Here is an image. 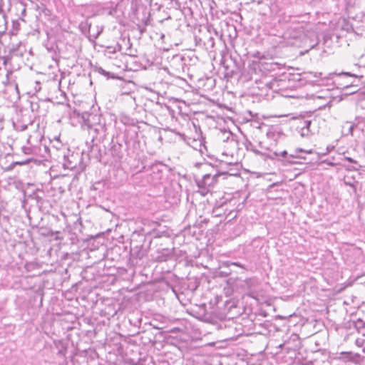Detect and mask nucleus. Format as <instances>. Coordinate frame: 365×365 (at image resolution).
<instances>
[{
	"label": "nucleus",
	"mask_w": 365,
	"mask_h": 365,
	"mask_svg": "<svg viewBox=\"0 0 365 365\" xmlns=\"http://www.w3.org/2000/svg\"><path fill=\"white\" fill-rule=\"evenodd\" d=\"M296 153H298V152H304L306 153H312V150H304L302 148H297L296 150H295Z\"/></svg>",
	"instance_id": "obj_13"
},
{
	"label": "nucleus",
	"mask_w": 365,
	"mask_h": 365,
	"mask_svg": "<svg viewBox=\"0 0 365 365\" xmlns=\"http://www.w3.org/2000/svg\"><path fill=\"white\" fill-rule=\"evenodd\" d=\"M245 148L247 150H251L257 155H263L264 154L259 150H257L251 142L245 143Z\"/></svg>",
	"instance_id": "obj_8"
},
{
	"label": "nucleus",
	"mask_w": 365,
	"mask_h": 365,
	"mask_svg": "<svg viewBox=\"0 0 365 365\" xmlns=\"http://www.w3.org/2000/svg\"><path fill=\"white\" fill-rule=\"evenodd\" d=\"M7 31V21L6 15L2 10V0H0V31L6 32Z\"/></svg>",
	"instance_id": "obj_5"
},
{
	"label": "nucleus",
	"mask_w": 365,
	"mask_h": 365,
	"mask_svg": "<svg viewBox=\"0 0 365 365\" xmlns=\"http://www.w3.org/2000/svg\"><path fill=\"white\" fill-rule=\"evenodd\" d=\"M345 125H348V133L347 134H350V135H353V130L354 128V126L355 125L350 123V122H346Z\"/></svg>",
	"instance_id": "obj_9"
},
{
	"label": "nucleus",
	"mask_w": 365,
	"mask_h": 365,
	"mask_svg": "<svg viewBox=\"0 0 365 365\" xmlns=\"http://www.w3.org/2000/svg\"><path fill=\"white\" fill-rule=\"evenodd\" d=\"M24 6H25V5H24ZM25 14H26V7H24L23 10H22V15L25 16Z\"/></svg>",
	"instance_id": "obj_17"
},
{
	"label": "nucleus",
	"mask_w": 365,
	"mask_h": 365,
	"mask_svg": "<svg viewBox=\"0 0 365 365\" xmlns=\"http://www.w3.org/2000/svg\"><path fill=\"white\" fill-rule=\"evenodd\" d=\"M279 155L282 156V158H285L287 155V152L286 150H284L279 154ZM277 156H279V154L274 152L273 153V156H270L269 158L273 159L274 158Z\"/></svg>",
	"instance_id": "obj_10"
},
{
	"label": "nucleus",
	"mask_w": 365,
	"mask_h": 365,
	"mask_svg": "<svg viewBox=\"0 0 365 365\" xmlns=\"http://www.w3.org/2000/svg\"><path fill=\"white\" fill-rule=\"evenodd\" d=\"M220 175V174L218 173L214 175L205 174L202 180L197 181L198 187L201 189L200 193L202 195H205L217 183Z\"/></svg>",
	"instance_id": "obj_2"
},
{
	"label": "nucleus",
	"mask_w": 365,
	"mask_h": 365,
	"mask_svg": "<svg viewBox=\"0 0 365 365\" xmlns=\"http://www.w3.org/2000/svg\"><path fill=\"white\" fill-rule=\"evenodd\" d=\"M344 75H346V76H351V74H349V73H344Z\"/></svg>",
	"instance_id": "obj_22"
},
{
	"label": "nucleus",
	"mask_w": 365,
	"mask_h": 365,
	"mask_svg": "<svg viewBox=\"0 0 365 365\" xmlns=\"http://www.w3.org/2000/svg\"><path fill=\"white\" fill-rule=\"evenodd\" d=\"M311 123H312V121L309 120H305L302 122V126H301L302 133H301V135L302 136H306V135H309V127H310Z\"/></svg>",
	"instance_id": "obj_7"
},
{
	"label": "nucleus",
	"mask_w": 365,
	"mask_h": 365,
	"mask_svg": "<svg viewBox=\"0 0 365 365\" xmlns=\"http://www.w3.org/2000/svg\"><path fill=\"white\" fill-rule=\"evenodd\" d=\"M5 34H6L5 32H1V31H0V46L2 45L1 38L3 37V36H4Z\"/></svg>",
	"instance_id": "obj_15"
},
{
	"label": "nucleus",
	"mask_w": 365,
	"mask_h": 365,
	"mask_svg": "<svg viewBox=\"0 0 365 365\" xmlns=\"http://www.w3.org/2000/svg\"><path fill=\"white\" fill-rule=\"evenodd\" d=\"M303 37H304L303 26L299 24H293L287 28L283 34V38L287 41H281L280 43L282 46H294L297 43L292 40H301Z\"/></svg>",
	"instance_id": "obj_1"
},
{
	"label": "nucleus",
	"mask_w": 365,
	"mask_h": 365,
	"mask_svg": "<svg viewBox=\"0 0 365 365\" xmlns=\"http://www.w3.org/2000/svg\"><path fill=\"white\" fill-rule=\"evenodd\" d=\"M4 129V118L0 115V132Z\"/></svg>",
	"instance_id": "obj_12"
},
{
	"label": "nucleus",
	"mask_w": 365,
	"mask_h": 365,
	"mask_svg": "<svg viewBox=\"0 0 365 365\" xmlns=\"http://www.w3.org/2000/svg\"><path fill=\"white\" fill-rule=\"evenodd\" d=\"M344 158H345V160H346L347 161H349V162H350L351 163H357V162L355 160H354L353 158H351L345 157Z\"/></svg>",
	"instance_id": "obj_14"
},
{
	"label": "nucleus",
	"mask_w": 365,
	"mask_h": 365,
	"mask_svg": "<svg viewBox=\"0 0 365 365\" xmlns=\"http://www.w3.org/2000/svg\"><path fill=\"white\" fill-rule=\"evenodd\" d=\"M33 124L31 116L28 114H21L16 121L13 122V126L17 131H24L27 129L29 125Z\"/></svg>",
	"instance_id": "obj_4"
},
{
	"label": "nucleus",
	"mask_w": 365,
	"mask_h": 365,
	"mask_svg": "<svg viewBox=\"0 0 365 365\" xmlns=\"http://www.w3.org/2000/svg\"><path fill=\"white\" fill-rule=\"evenodd\" d=\"M11 73L7 72L6 76V80L2 81V83L4 85V90L3 91L5 93H9V98L11 101H13L15 98H19V92L18 89V86L16 83L10 82L9 81V75Z\"/></svg>",
	"instance_id": "obj_3"
},
{
	"label": "nucleus",
	"mask_w": 365,
	"mask_h": 365,
	"mask_svg": "<svg viewBox=\"0 0 365 365\" xmlns=\"http://www.w3.org/2000/svg\"><path fill=\"white\" fill-rule=\"evenodd\" d=\"M96 117V115H91V114H89L87 113H83L81 115V118L83 120L84 124L86 125H87L88 129L93 128V124H91V119H94Z\"/></svg>",
	"instance_id": "obj_6"
},
{
	"label": "nucleus",
	"mask_w": 365,
	"mask_h": 365,
	"mask_svg": "<svg viewBox=\"0 0 365 365\" xmlns=\"http://www.w3.org/2000/svg\"><path fill=\"white\" fill-rule=\"evenodd\" d=\"M291 156L293 158H299L304 159V158H303V157H300V156H298V155H294V154H292Z\"/></svg>",
	"instance_id": "obj_16"
},
{
	"label": "nucleus",
	"mask_w": 365,
	"mask_h": 365,
	"mask_svg": "<svg viewBox=\"0 0 365 365\" xmlns=\"http://www.w3.org/2000/svg\"><path fill=\"white\" fill-rule=\"evenodd\" d=\"M233 264H235V265H236V266L242 267L241 265H240V264H239L238 263H237V262L233 263Z\"/></svg>",
	"instance_id": "obj_21"
},
{
	"label": "nucleus",
	"mask_w": 365,
	"mask_h": 365,
	"mask_svg": "<svg viewBox=\"0 0 365 365\" xmlns=\"http://www.w3.org/2000/svg\"><path fill=\"white\" fill-rule=\"evenodd\" d=\"M115 51H115V48H114L113 50V49H110V53H115Z\"/></svg>",
	"instance_id": "obj_18"
},
{
	"label": "nucleus",
	"mask_w": 365,
	"mask_h": 365,
	"mask_svg": "<svg viewBox=\"0 0 365 365\" xmlns=\"http://www.w3.org/2000/svg\"><path fill=\"white\" fill-rule=\"evenodd\" d=\"M334 147H331V148H329V146L327 147V151L329 152L331 149H333Z\"/></svg>",
	"instance_id": "obj_20"
},
{
	"label": "nucleus",
	"mask_w": 365,
	"mask_h": 365,
	"mask_svg": "<svg viewBox=\"0 0 365 365\" xmlns=\"http://www.w3.org/2000/svg\"><path fill=\"white\" fill-rule=\"evenodd\" d=\"M350 170H357V168H351Z\"/></svg>",
	"instance_id": "obj_23"
},
{
	"label": "nucleus",
	"mask_w": 365,
	"mask_h": 365,
	"mask_svg": "<svg viewBox=\"0 0 365 365\" xmlns=\"http://www.w3.org/2000/svg\"><path fill=\"white\" fill-rule=\"evenodd\" d=\"M22 150L25 154H30L31 152V148L29 147H23Z\"/></svg>",
	"instance_id": "obj_11"
},
{
	"label": "nucleus",
	"mask_w": 365,
	"mask_h": 365,
	"mask_svg": "<svg viewBox=\"0 0 365 365\" xmlns=\"http://www.w3.org/2000/svg\"><path fill=\"white\" fill-rule=\"evenodd\" d=\"M115 51H115V48H114L113 50V49H110V53H115Z\"/></svg>",
	"instance_id": "obj_19"
}]
</instances>
